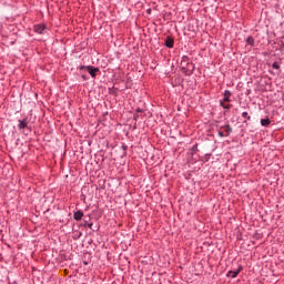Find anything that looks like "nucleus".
<instances>
[{
  "instance_id": "obj_11",
  "label": "nucleus",
  "mask_w": 284,
  "mask_h": 284,
  "mask_svg": "<svg viewBox=\"0 0 284 284\" xmlns=\"http://www.w3.org/2000/svg\"><path fill=\"white\" fill-rule=\"evenodd\" d=\"M81 227H89V230H93V232H97V230L93 229L94 223L88 222V220H84L82 224H80Z\"/></svg>"
},
{
  "instance_id": "obj_23",
  "label": "nucleus",
  "mask_w": 284,
  "mask_h": 284,
  "mask_svg": "<svg viewBox=\"0 0 284 284\" xmlns=\"http://www.w3.org/2000/svg\"><path fill=\"white\" fill-rule=\"evenodd\" d=\"M150 12H151V10L150 9H148V13L150 14Z\"/></svg>"
},
{
  "instance_id": "obj_15",
  "label": "nucleus",
  "mask_w": 284,
  "mask_h": 284,
  "mask_svg": "<svg viewBox=\"0 0 284 284\" xmlns=\"http://www.w3.org/2000/svg\"><path fill=\"white\" fill-rule=\"evenodd\" d=\"M220 105L223 108V110H232V104L230 103L226 104L225 102L220 101Z\"/></svg>"
},
{
  "instance_id": "obj_18",
  "label": "nucleus",
  "mask_w": 284,
  "mask_h": 284,
  "mask_svg": "<svg viewBox=\"0 0 284 284\" xmlns=\"http://www.w3.org/2000/svg\"><path fill=\"white\" fill-rule=\"evenodd\" d=\"M135 112H136L138 114H141V113L145 112V109L136 108V109H135Z\"/></svg>"
},
{
  "instance_id": "obj_17",
  "label": "nucleus",
  "mask_w": 284,
  "mask_h": 284,
  "mask_svg": "<svg viewBox=\"0 0 284 284\" xmlns=\"http://www.w3.org/2000/svg\"><path fill=\"white\" fill-rule=\"evenodd\" d=\"M272 68L274 70H281V64H278V62H273Z\"/></svg>"
},
{
  "instance_id": "obj_16",
  "label": "nucleus",
  "mask_w": 284,
  "mask_h": 284,
  "mask_svg": "<svg viewBox=\"0 0 284 284\" xmlns=\"http://www.w3.org/2000/svg\"><path fill=\"white\" fill-rule=\"evenodd\" d=\"M196 152H199V143H195L192 148H191V155L194 156L196 154Z\"/></svg>"
},
{
  "instance_id": "obj_10",
  "label": "nucleus",
  "mask_w": 284,
  "mask_h": 284,
  "mask_svg": "<svg viewBox=\"0 0 284 284\" xmlns=\"http://www.w3.org/2000/svg\"><path fill=\"white\" fill-rule=\"evenodd\" d=\"M260 123L262 128H270L272 120H270V118L266 116L265 119H261Z\"/></svg>"
},
{
  "instance_id": "obj_22",
  "label": "nucleus",
  "mask_w": 284,
  "mask_h": 284,
  "mask_svg": "<svg viewBox=\"0 0 284 284\" xmlns=\"http://www.w3.org/2000/svg\"><path fill=\"white\" fill-rule=\"evenodd\" d=\"M83 81H88V77L82 75Z\"/></svg>"
},
{
  "instance_id": "obj_24",
  "label": "nucleus",
  "mask_w": 284,
  "mask_h": 284,
  "mask_svg": "<svg viewBox=\"0 0 284 284\" xmlns=\"http://www.w3.org/2000/svg\"><path fill=\"white\" fill-rule=\"evenodd\" d=\"M88 219H90V215H88Z\"/></svg>"
},
{
  "instance_id": "obj_4",
  "label": "nucleus",
  "mask_w": 284,
  "mask_h": 284,
  "mask_svg": "<svg viewBox=\"0 0 284 284\" xmlns=\"http://www.w3.org/2000/svg\"><path fill=\"white\" fill-rule=\"evenodd\" d=\"M241 272H243L242 265H240L237 267V270H235V271H229L226 276H227V278H236V276H239V274H241Z\"/></svg>"
},
{
  "instance_id": "obj_20",
  "label": "nucleus",
  "mask_w": 284,
  "mask_h": 284,
  "mask_svg": "<svg viewBox=\"0 0 284 284\" xmlns=\"http://www.w3.org/2000/svg\"><path fill=\"white\" fill-rule=\"evenodd\" d=\"M223 129H220L217 134L219 136H221L222 139L225 136V133L222 131Z\"/></svg>"
},
{
  "instance_id": "obj_21",
  "label": "nucleus",
  "mask_w": 284,
  "mask_h": 284,
  "mask_svg": "<svg viewBox=\"0 0 284 284\" xmlns=\"http://www.w3.org/2000/svg\"><path fill=\"white\" fill-rule=\"evenodd\" d=\"M134 121H139V113L133 114Z\"/></svg>"
},
{
  "instance_id": "obj_5",
  "label": "nucleus",
  "mask_w": 284,
  "mask_h": 284,
  "mask_svg": "<svg viewBox=\"0 0 284 284\" xmlns=\"http://www.w3.org/2000/svg\"><path fill=\"white\" fill-rule=\"evenodd\" d=\"M224 103H232V91L225 90L223 92V100Z\"/></svg>"
},
{
  "instance_id": "obj_1",
  "label": "nucleus",
  "mask_w": 284,
  "mask_h": 284,
  "mask_svg": "<svg viewBox=\"0 0 284 284\" xmlns=\"http://www.w3.org/2000/svg\"><path fill=\"white\" fill-rule=\"evenodd\" d=\"M180 68L182 74H185V77H192L194 70H196V65L190 61V57L187 55L182 57Z\"/></svg>"
},
{
  "instance_id": "obj_13",
  "label": "nucleus",
  "mask_w": 284,
  "mask_h": 284,
  "mask_svg": "<svg viewBox=\"0 0 284 284\" xmlns=\"http://www.w3.org/2000/svg\"><path fill=\"white\" fill-rule=\"evenodd\" d=\"M246 43H247L248 45H251V48H254L256 41L254 40V37L248 36V37L246 38Z\"/></svg>"
},
{
  "instance_id": "obj_7",
  "label": "nucleus",
  "mask_w": 284,
  "mask_h": 284,
  "mask_svg": "<svg viewBox=\"0 0 284 284\" xmlns=\"http://www.w3.org/2000/svg\"><path fill=\"white\" fill-rule=\"evenodd\" d=\"M28 123H30V121H28V118L19 120L18 121V130H26V128H28Z\"/></svg>"
},
{
  "instance_id": "obj_19",
  "label": "nucleus",
  "mask_w": 284,
  "mask_h": 284,
  "mask_svg": "<svg viewBox=\"0 0 284 284\" xmlns=\"http://www.w3.org/2000/svg\"><path fill=\"white\" fill-rule=\"evenodd\" d=\"M122 150L124 152V155L128 154V146L125 143L122 144Z\"/></svg>"
},
{
  "instance_id": "obj_12",
  "label": "nucleus",
  "mask_w": 284,
  "mask_h": 284,
  "mask_svg": "<svg viewBox=\"0 0 284 284\" xmlns=\"http://www.w3.org/2000/svg\"><path fill=\"white\" fill-rule=\"evenodd\" d=\"M242 119H246L243 121L244 125H247V121H252V116L246 111L242 113Z\"/></svg>"
},
{
  "instance_id": "obj_6",
  "label": "nucleus",
  "mask_w": 284,
  "mask_h": 284,
  "mask_svg": "<svg viewBox=\"0 0 284 284\" xmlns=\"http://www.w3.org/2000/svg\"><path fill=\"white\" fill-rule=\"evenodd\" d=\"M164 45L169 49L174 48V38L172 36H168L164 40Z\"/></svg>"
},
{
  "instance_id": "obj_8",
  "label": "nucleus",
  "mask_w": 284,
  "mask_h": 284,
  "mask_svg": "<svg viewBox=\"0 0 284 284\" xmlns=\"http://www.w3.org/2000/svg\"><path fill=\"white\" fill-rule=\"evenodd\" d=\"M220 130H223L225 136H230L232 134V126L230 124H225L223 126H220Z\"/></svg>"
},
{
  "instance_id": "obj_14",
  "label": "nucleus",
  "mask_w": 284,
  "mask_h": 284,
  "mask_svg": "<svg viewBox=\"0 0 284 284\" xmlns=\"http://www.w3.org/2000/svg\"><path fill=\"white\" fill-rule=\"evenodd\" d=\"M109 94H112V97H119V89L118 88H109Z\"/></svg>"
},
{
  "instance_id": "obj_3",
  "label": "nucleus",
  "mask_w": 284,
  "mask_h": 284,
  "mask_svg": "<svg viewBox=\"0 0 284 284\" xmlns=\"http://www.w3.org/2000/svg\"><path fill=\"white\" fill-rule=\"evenodd\" d=\"M48 30V26L43 24V23H39V24H34L33 26V31L37 34H45V31Z\"/></svg>"
},
{
  "instance_id": "obj_2",
  "label": "nucleus",
  "mask_w": 284,
  "mask_h": 284,
  "mask_svg": "<svg viewBox=\"0 0 284 284\" xmlns=\"http://www.w3.org/2000/svg\"><path fill=\"white\" fill-rule=\"evenodd\" d=\"M78 70H80V72H83L84 70H87V72H89L91 79H97V75L99 74V72H101V69H99V67H94V65H80V67H78Z\"/></svg>"
},
{
  "instance_id": "obj_9",
  "label": "nucleus",
  "mask_w": 284,
  "mask_h": 284,
  "mask_svg": "<svg viewBox=\"0 0 284 284\" xmlns=\"http://www.w3.org/2000/svg\"><path fill=\"white\" fill-rule=\"evenodd\" d=\"M83 216H85V214L81 210H78L73 213L74 221H83Z\"/></svg>"
}]
</instances>
